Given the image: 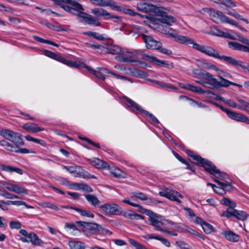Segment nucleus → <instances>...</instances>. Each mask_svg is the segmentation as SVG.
Segmentation results:
<instances>
[{
  "label": "nucleus",
  "mask_w": 249,
  "mask_h": 249,
  "mask_svg": "<svg viewBox=\"0 0 249 249\" xmlns=\"http://www.w3.org/2000/svg\"><path fill=\"white\" fill-rule=\"evenodd\" d=\"M140 194H138V196H131L129 198H126L122 200V202L128 204L133 207H139L138 211H140V207L139 205L136 203L137 202H139L140 199Z\"/></svg>",
  "instance_id": "nucleus-28"
},
{
  "label": "nucleus",
  "mask_w": 249,
  "mask_h": 249,
  "mask_svg": "<svg viewBox=\"0 0 249 249\" xmlns=\"http://www.w3.org/2000/svg\"><path fill=\"white\" fill-rule=\"evenodd\" d=\"M175 244L178 246L180 249H189L187 244L184 242L177 241H176Z\"/></svg>",
  "instance_id": "nucleus-59"
},
{
  "label": "nucleus",
  "mask_w": 249,
  "mask_h": 249,
  "mask_svg": "<svg viewBox=\"0 0 249 249\" xmlns=\"http://www.w3.org/2000/svg\"><path fill=\"white\" fill-rule=\"evenodd\" d=\"M208 34L218 36L227 37V34L220 30L216 26L212 27Z\"/></svg>",
  "instance_id": "nucleus-38"
},
{
  "label": "nucleus",
  "mask_w": 249,
  "mask_h": 249,
  "mask_svg": "<svg viewBox=\"0 0 249 249\" xmlns=\"http://www.w3.org/2000/svg\"><path fill=\"white\" fill-rule=\"evenodd\" d=\"M218 76L219 77V78H223L224 77L231 78L232 77V76L230 73L225 72L222 70H220L219 69H218L217 71H216Z\"/></svg>",
  "instance_id": "nucleus-54"
},
{
  "label": "nucleus",
  "mask_w": 249,
  "mask_h": 249,
  "mask_svg": "<svg viewBox=\"0 0 249 249\" xmlns=\"http://www.w3.org/2000/svg\"><path fill=\"white\" fill-rule=\"evenodd\" d=\"M23 144V139L22 140V143L17 144L15 147L11 150V152H14L18 153L26 154L29 153H35V151L30 152L29 150L27 148H21L20 146Z\"/></svg>",
  "instance_id": "nucleus-34"
},
{
  "label": "nucleus",
  "mask_w": 249,
  "mask_h": 249,
  "mask_svg": "<svg viewBox=\"0 0 249 249\" xmlns=\"http://www.w3.org/2000/svg\"><path fill=\"white\" fill-rule=\"evenodd\" d=\"M22 127L30 133H36L44 130V128L38 126L36 124L31 123L24 124Z\"/></svg>",
  "instance_id": "nucleus-25"
},
{
  "label": "nucleus",
  "mask_w": 249,
  "mask_h": 249,
  "mask_svg": "<svg viewBox=\"0 0 249 249\" xmlns=\"http://www.w3.org/2000/svg\"><path fill=\"white\" fill-rule=\"evenodd\" d=\"M101 210L108 215H118L120 213V207L114 203H105L100 206Z\"/></svg>",
  "instance_id": "nucleus-17"
},
{
  "label": "nucleus",
  "mask_w": 249,
  "mask_h": 249,
  "mask_svg": "<svg viewBox=\"0 0 249 249\" xmlns=\"http://www.w3.org/2000/svg\"><path fill=\"white\" fill-rule=\"evenodd\" d=\"M85 197L87 201L92 206L97 207H99L100 201L94 195L91 194L85 195Z\"/></svg>",
  "instance_id": "nucleus-32"
},
{
  "label": "nucleus",
  "mask_w": 249,
  "mask_h": 249,
  "mask_svg": "<svg viewBox=\"0 0 249 249\" xmlns=\"http://www.w3.org/2000/svg\"><path fill=\"white\" fill-rule=\"evenodd\" d=\"M193 73L195 75V77H198L200 76L202 79H203V74H205V72H202L200 70L198 69H194L193 70Z\"/></svg>",
  "instance_id": "nucleus-60"
},
{
  "label": "nucleus",
  "mask_w": 249,
  "mask_h": 249,
  "mask_svg": "<svg viewBox=\"0 0 249 249\" xmlns=\"http://www.w3.org/2000/svg\"><path fill=\"white\" fill-rule=\"evenodd\" d=\"M38 205L43 208H50L51 209L58 211V207L54 203L50 202H41L38 203Z\"/></svg>",
  "instance_id": "nucleus-43"
},
{
  "label": "nucleus",
  "mask_w": 249,
  "mask_h": 249,
  "mask_svg": "<svg viewBox=\"0 0 249 249\" xmlns=\"http://www.w3.org/2000/svg\"><path fill=\"white\" fill-rule=\"evenodd\" d=\"M124 215L126 218L130 219H139L140 218V215L137 214L135 212L131 210L125 212Z\"/></svg>",
  "instance_id": "nucleus-46"
},
{
  "label": "nucleus",
  "mask_w": 249,
  "mask_h": 249,
  "mask_svg": "<svg viewBox=\"0 0 249 249\" xmlns=\"http://www.w3.org/2000/svg\"><path fill=\"white\" fill-rule=\"evenodd\" d=\"M141 58L153 62L159 66H162L168 69H172L174 67L173 63L172 62L165 60H160L155 56L143 53L142 52Z\"/></svg>",
  "instance_id": "nucleus-12"
},
{
  "label": "nucleus",
  "mask_w": 249,
  "mask_h": 249,
  "mask_svg": "<svg viewBox=\"0 0 249 249\" xmlns=\"http://www.w3.org/2000/svg\"><path fill=\"white\" fill-rule=\"evenodd\" d=\"M140 28L138 25H133L132 29L130 30L129 34H131L132 36L135 37H138L140 36Z\"/></svg>",
  "instance_id": "nucleus-52"
},
{
  "label": "nucleus",
  "mask_w": 249,
  "mask_h": 249,
  "mask_svg": "<svg viewBox=\"0 0 249 249\" xmlns=\"http://www.w3.org/2000/svg\"><path fill=\"white\" fill-rule=\"evenodd\" d=\"M92 165L100 169H109V166L106 162L98 159L95 158L90 162Z\"/></svg>",
  "instance_id": "nucleus-26"
},
{
  "label": "nucleus",
  "mask_w": 249,
  "mask_h": 249,
  "mask_svg": "<svg viewBox=\"0 0 249 249\" xmlns=\"http://www.w3.org/2000/svg\"><path fill=\"white\" fill-rule=\"evenodd\" d=\"M156 50H158L160 53L168 55L172 54V52L171 50H168L165 48L162 47V43L161 42L160 45L159 47H157Z\"/></svg>",
  "instance_id": "nucleus-53"
},
{
  "label": "nucleus",
  "mask_w": 249,
  "mask_h": 249,
  "mask_svg": "<svg viewBox=\"0 0 249 249\" xmlns=\"http://www.w3.org/2000/svg\"><path fill=\"white\" fill-rule=\"evenodd\" d=\"M192 45L194 49L197 50L206 55L217 58L219 57V53L213 47L208 45H202L196 42L195 40L190 38H189L186 45Z\"/></svg>",
  "instance_id": "nucleus-7"
},
{
  "label": "nucleus",
  "mask_w": 249,
  "mask_h": 249,
  "mask_svg": "<svg viewBox=\"0 0 249 249\" xmlns=\"http://www.w3.org/2000/svg\"><path fill=\"white\" fill-rule=\"evenodd\" d=\"M78 17L79 20L85 24L101 26L102 24L98 20L93 18L91 15H88L86 13L80 12Z\"/></svg>",
  "instance_id": "nucleus-18"
},
{
  "label": "nucleus",
  "mask_w": 249,
  "mask_h": 249,
  "mask_svg": "<svg viewBox=\"0 0 249 249\" xmlns=\"http://www.w3.org/2000/svg\"><path fill=\"white\" fill-rule=\"evenodd\" d=\"M165 35L173 38L176 41L185 45H186L189 38L186 36L178 35L175 30L171 27L168 28V32H166Z\"/></svg>",
  "instance_id": "nucleus-22"
},
{
  "label": "nucleus",
  "mask_w": 249,
  "mask_h": 249,
  "mask_svg": "<svg viewBox=\"0 0 249 249\" xmlns=\"http://www.w3.org/2000/svg\"><path fill=\"white\" fill-rule=\"evenodd\" d=\"M94 4L100 6H109L112 9L119 10L120 7L113 0H90Z\"/></svg>",
  "instance_id": "nucleus-24"
},
{
  "label": "nucleus",
  "mask_w": 249,
  "mask_h": 249,
  "mask_svg": "<svg viewBox=\"0 0 249 249\" xmlns=\"http://www.w3.org/2000/svg\"><path fill=\"white\" fill-rule=\"evenodd\" d=\"M115 59L121 62H130V58L124 55H123L122 56H116Z\"/></svg>",
  "instance_id": "nucleus-58"
},
{
  "label": "nucleus",
  "mask_w": 249,
  "mask_h": 249,
  "mask_svg": "<svg viewBox=\"0 0 249 249\" xmlns=\"http://www.w3.org/2000/svg\"><path fill=\"white\" fill-rule=\"evenodd\" d=\"M221 215L227 218L233 216L242 221L246 220L247 218V214L245 212L231 208H228L227 211H224Z\"/></svg>",
  "instance_id": "nucleus-14"
},
{
  "label": "nucleus",
  "mask_w": 249,
  "mask_h": 249,
  "mask_svg": "<svg viewBox=\"0 0 249 249\" xmlns=\"http://www.w3.org/2000/svg\"><path fill=\"white\" fill-rule=\"evenodd\" d=\"M128 241L129 243L133 246L135 247L136 249H140V245L137 241L131 238L129 239Z\"/></svg>",
  "instance_id": "nucleus-63"
},
{
  "label": "nucleus",
  "mask_w": 249,
  "mask_h": 249,
  "mask_svg": "<svg viewBox=\"0 0 249 249\" xmlns=\"http://www.w3.org/2000/svg\"><path fill=\"white\" fill-rule=\"evenodd\" d=\"M202 10L204 12L208 13L211 18L215 22L228 23L232 25L237 26V23L235 20L229 18L219 11L215 10L213 8H204Z\"/></svg>",
  "instance_id": "nucleus-6"
},
{
  "label": "nucleus",
  "mask_w": 249,
  "mask_h": 249,
  "mask_svg": "<svg viewBox=\"0 0 249 249\" xmlns=\"http://www.w3.org/2000/svg\"><path fill=\"white\" fill-rule=\"evenodd\" d=\"M9 200H0V208L3 211H7L8 210V206L10 205V203H9Z\"/></svg>",
  "instance_id": "nucleus-56"
},
{
  "label": "nucleus",
  "mask_w": 249,
  "mask_h": 249,
  "mask_svg": "<svg viewBox=\"0 0 249 249\" xmlns=\"http://www.w3.org/2000/svg\"><path fill=\"white\" fill-rule=\"evenodd\" d=\"M33 38L35 40H36V41H37L39 42L50 44V45H52L53 46H54L57 47H58L59 46V45L58 44L55 43V42H54L52 41L43 39V38H42L40 37H39L38 36H34Z\"/></svg>",
  "instance_id": "nucleus-48"
},
{
  "label": "nucleus",
  "mask_w": 249,
  "mask_h": 249,
  "mask_svg": "<svg viewBox=\"0 0 249 249\" xmlns=\"http://www.w3.org/2000/svg\"><path fill=\"white\" fill-rule=\"evenodd\" d=\"M220 80H218L217 79V83H216V88L218 87H229L231 85H234L237 86L239 88H242V85L238 84H236L235 83L231 82L226 79H225L224 77L222 78H220Z\"/></svg>",
  "instance_id": "nucleus-31"
},
{
  "label": "nucleus",
  "mask_w": 249,
  "mask_h": 249,
  "mask_svg": "<svg viewBox=\"0 0 249 249\" xmlns=\"http://www.w3.org/2000/svg\"><path fill=\"white\" fill-rule=\"evenodd\" d=\"M172 13L170 7L155 6L153 14L160 17V18H157L153 17H148L146 15L141 14V24H144L150 28H155V26L159 22L171 26L173 23L177 21L175 17L169 15Z\"/></svg>",
  "instance_id": "nucleus-1"
},
{
  "label": "nucleus",
  "mask_w": 249,
  "mask_h": 249,
  "mask_svg": "<svg viewBox=\"0 0 249 249\" xmlns=\"http://www.w3.org/2000/svg\"><path fill=\"white\" fill-rule=\"evenodd\" d=\"M222 234L229 241L236 242L240 239V236L231 231H225L222 232Z\"/></svg>",
  "instance_id": "nucleus-27"
},
{
  "label": "nucleus",
  "mask_w": 249,
  "mask_h": 249,
  "mask_svg": "<svg viewBox=\"0 0 249 249\" xmlns=\"http://www.w3.org/2000/svg\"><path fill=\"white\" fill-rule=\"evenodd\" d=\"M141 37L143 39L145 46L148 49L156 50L160 45V42L155 40L149 36L141 34Z\"/></svg>",
  "instance_id": "nucleus-23"
},
{
  "label": "nucleus",
  "mask_w": 249,
  "mask_h": 249,
  "mask_svg": "<svg viewBox=\"0 0 249 249\" xmlns=\"http://www.w3.org/2000/svg\"><path fill=\"white\" fill-rule=\"evenodd\" d=\"M44 54L46 56L57 61H59L63 64H64L70 67L79 68V67L81 66V64H80L78 62L67 60L61 55H58L50 51L45 50L44 51Z\"/></svg>",
  "instance_id": "nucleus-10"
},
{
  "label": "nucleus",
  "mask_w": 249,
  "mask_h": 249,
  "mask_svg": "<svg viewBox=\"0 0 249 249\" xmlns=\"http://www.w3.org/2000/svg\"><path fill=\"white\" fill-rule=\"evenodd\" d=\"M1 169L4 171L12 173L13 172H15L18 173L19 175H22L23 174L22 170L18 168L14 167L13 166L3 165L1 166Z\"/></svg>",
  "instance_id": "nucleus-39"
},
{
  "label": "nucleus",
  "mask_w": 249,
  "mask_h": 249,
  "mask_svg": "<svg viewBox=\"0 0 249 249\" xmlns=\"http://www.w3.org/2000/svg\"><path fill=\"white\" fill-rule=\"evenodd\" d=\"M204 66H203V67H204V68L206 69L213 70L215 71H216L218 69L216 66H215L214 65H213V64H209L208 63H204Z\"/></svg>",
  "instance_id": "nucleus-61"
},
{
  "label": "nucleus",
  "mask_w": 249,
  "mask_h": 249,
  "mask_svg": "<svg viewBox=\"0 0 249 249\" xmlns=\"http://www.w3.org/2000/svg\"><path fill=\"white\" fill-rule=\"evenodd\" d=\"M219 107L223 111L226 113L228 116L231 119L249 124V118L245 115L231 111L221 106H220Z\"/></svg>",
  "instance_id": "nucleus-13"
},
{
  "label": "nucleus",
  "mask_w": 249,
  "mask_h": 249,
  "mask_svg": "<svg viewBox=\"0 0 249 249\" xmlns=\"http://www.w3.org/2000/svg\"><path fill=\"white\" fill-rule=\"evenodd\" d=\"M77 223L79 226L86 228L88 229H94L97 228L98 225L96 224L88 223L83 221H78Z\"/></svg>",
  "instance_id": "nucleus-47"
},
{
  "label": "nucleus",
  "mask_w": 249,
  "mask_h": 249,
  "mask_svg": "<svg viewBox=\"0 0 249 249\" xmlns=\"http://www.w3.org/2000/svg\"><path fill=\"white\" fill-rule=\"evenodd\" d=\"M62 168L72 174L74 177L83 178H95V176L90 175L80 166L76 165L71 166L62 165Z\"/></svg>",
  "instance_id": "nucleus-8"
},
{
  "label": "nucleus",
  "mask_w": 249,
  "mask_h": 249,
  "mask_svg": "<svg viewBox=\"0 0 249 249\" xmlns=\"http://www.w3.org/2000/svg\"><path fill=\"white\" fill-rule=\"evenodd\" d=\"M186 153L195 161L196 164L203 166L207 172H209L212 168L214 167V165L211 161L201 158L200 156L195 154L193 151L187 150Z\"/></svg>",
  "instance_id": "nucleus-9"
},
{
  "label": "nucleus",
  "mask_w": 249,
  "mask_h": 249,
  "mask_svg": "<svg viewBox=\"0 0 249 249\" xmlns=\"http://www.w3.org/2000/svg\"><path fill=\"white\" fill-rule=\"evenodd\" d=\"M0 187L5 188L9 191L14 192L18 194L27 195L28 194V190L23 186H19L16 184L9 183L5 182L0 185Z\"/></svg>",
  "instance_id": "nucleus-15"
},
{
  "label": "nucleus",
  "mask_w": 249,
  "mask_h": 249,
  "mask_svg": "<svg viewBox=\"0 0 249 249\" xmlns=\"http://www.w3.org/2000/svg\"><path fill=\"white\" fill-rule=\"evenodd\" d=\"M110 170V173L114 177L116 178H120L123 177V172L121 170L118 168H111L109 169Z\"/></svg>",
  "instance_id": "nucleus-51"
},
{
  "label": "nucleus",
  "mask_w": 249,
  "mask_h": 249,
  "mask_svg": "<svg viewBox=\"0 0 249 249\" xmlns=\"http://www.w3.org/2000/svg\"><path fill=\"white\" fill-rule=\"evenodd\" d=\"M217 59H219L220 60H223L228 64H231L233 66H235V65L237 63V60L233 58L230 57V56H227L225 55H220L219 54V57H217Z\"/></svg>",
  "instance_id": "nucleus-44"
},
{
  "label": "nucleus",
  "mask_w": 249,
  "mask_h": 249,
  "mask_svg": "<svg viewBox=\"0 0 249 249\" xmlns=\"http://www.w3.org/2000/svg\"><path fill=\"white\" fill-rule=\"evenodd\" d=\"M10 227L11 229H19L21 228V224L18 221H11L10 223Z\"/></svg>",
  "instance_id": "nucleus-57"
},
{
  "label": "nucleus",
  "mask_w": 249,
  "mask_h": 249,
  "mask_svg": "<svg viewBox=\"0 0 249 249\" xmlns=\"http://www.w3.org/2000/svg\"><path fill=\"white\" fill-rule=\"evenodd\" d=\"M122 55L126 56L130 58V62L136 61V59L138 58L139 52L138 51H129L128 50H123Z\"/></svg>",
  "instance_id": "nucleus-29"
},
{
  "label": "nucleus",
  "mask_w": 249,
  "mask_h": 249,
  "mask_svg": "<svg viewBox=\"0 0 249 249\" xmlns=\"http://www.w3.org/2000/svg\"><path fill=\"white\" fill-rule=\"evenodd\" d=\"M209 173L213 175L215 178L225 181L222 182L217 179H213L215 182L223 188L225 192L226 191H230L232 189V187L230 184L231 179L226 173L220 172L216 168L215 165L213 168H212L211 170H210Z\"/></svg>",
  "instance_id": "nucleus-5"
},
{
  "label": "nucleus",
  "mask_w": 249,
  "mask_h": 249,
  "mask_svg": "<svg viewBox=\"0 0 249 249\" xmlns=\"http://www.w3.org/2000/svg\"><path fill=\"white\" fill-rule=\"evenodd\" d=\"M88 34L92 36L94 38L98 40H102L104 39V37L102 36V35L96 32H90Z\"/></svg>",
  "instance_id": "nucleus-62"
},
{
  "label": "nucleus",
  "mask_w": 249,
  "mask_h": 249,
  "mask_svg": "<svg viewBox=\"0 0 249 249\" xmlns=\"http://www.w3.org/2000/svg\"><path fill=\"white\" fill-rule=\"evenodd\" d=\"M141 213L148 216V220L151 225L154 227L156 231L162 232L164 229L171 228L175 223L171 220L164 218L161 215L156 214L150 210H147L141 207Z\"/></svg>",
  "instance_id": "nucleus-2"
},
{
  "label": "nucleus",
  "mask_w": 249,
  "mask_h": 249,
  "mask_svg": "<svg viewBox=\"0 0 249 249\" xmlns=\"http://www.w3.org/2000/svg\"><path fill=\"white\" fill-rule=\"evenodd\" d=\"M81 66L79 67L85 68L86 69L91 71L92 73H93L98 79H100L103 81H104L106 79L105 75L107 74H110L114 76L115 78L117 79H121L123 80H126L129 81L130 82H132V80L128 77L122 76L119 74H116L109 69L106 68H98L97 70H94L90 67H89L85 65L83 63H80L78 62Z\"/></svg>",
  "instance_id": "nucleus-4"
},
{
  "label": "nucleus",
  "mask_w": 249,
  "mask_h": 249,
  "mask_svg": "<svg viewBox=\"0 0 249 249\" xmlns=\"http://www.w3.org/2000/svg\"><path fill=\"white\" fill-rule=\"evenodd\" d=\"M204 232L207 234L210 233L214 231L213 227L206 222H204L201 226Z\"/></svg>",
  "instance_id": "nucleus-50"
},
{
  "label": "nucleus",
  "mask_w": 249,
  "mask_h": 249,
  "mask_svg": "<svg viewBox=\"0 0 249 249\" xmlns=\"http://www.w3.org/2000/svg\"><path fill=\"white\" fill-rule=\"evenodd\" d=\"M144 237L146 239H156V240L160 241L164 245H165V246H166L167 247H169L170 246V241L168 240H167V239L163 238L160 236H158V235L154 236L152 234H148L146 236H144Z\"/></svg>",
  "instance_id": "nucleus-33"
},
{
  "label": "nucleus",
  "mask_w": 249,
  "mask_h": 249,
  "mask_svg": "<svg viewBox=\"0 0 249 249\" xmlns=\"http://www.w3.org/2000/svg\"><path fill=\"white\" fill-rule=\"evenodd\" d=\"M173 155L176 157V158L181 162L182 163H186L187 161L184 160L181 156H180L177 152L174 151H172Z\"/></svg>",
  "instance_id": "nucleus-64"
},
{
  "label": "nucleus",
  "mask_w": 249,
  "mask_h": 249,
  "mask_svg": "<svg viewBox=\"0 0 249 249\" xmlns=\"http://www.w3.org/2000/svg\"><path fill=\"white\" fill-rule=\"evenodd\" d=\"M169 26L163 27L161 25L159 24V23L155 26L154 29H158L159 30L162 34L165 35L166 32H168V28H169Z\"/></svg>",
  "instance_id": "nucleus-55"
},
{
  "label": "nucleus",
  "mask_w": 249,
  "mask_h": 249,
  "mask_svg": "<svg viewBox=\"0 0 249 249\" xmlns=\"http://www.w3.org/2000/svg\"><path fill=\"white\" fill-rule=\"evenodd\" d=\"M229 48L235 50L249 52V47L243 45L238 42L231 41L228 44Z\"/></svg>",
  "instance_id": "nucleus-30"
},
{
  "label": "nucleus",
  "mask_w": 249,
  "mask_h": 249,
  "mask_svg": "<svg viewBox=\"0 0 249 249\" xmlns=\"http://www.w3.org/2000/svg\"><path fill=\"white\" fill-rule=\"evenodd\" d=\"M159 194L160 196H164L170 200L175 201L178 203H181V201L178 197L183 198V196L178 192L174 190H167L160 191Z\"/></svg>",
  "instance_id": "nucleus-19"
},
{
  "label": "nucleus",
  "mask_w": 249,
  "mask_h": 249,
  "mask_svg": "<svg viewBox=\"0 0 249 249\" xmlns=\"http://www.w3.org/2000/svg\"><path fill=\"white\" fill-rule=\"evenodd\" d=\"M0 135L12 142L10 143L4 140L0 141V145L8 151H11L16 145L22 143L21 135L10 129H0Z\"/></svg>",
  "instance_id": "nucleus-3"
},
{
  "label": "nucleus",
  "mask_w": 249,
  "mask_h": 249,
  "mask_svg": "<svg viewBox=\"0 0 249 249\" xmlns=\"http://www.w3.org/2000/svg\"><path fill=\"white\" fill-rule=\"evenodd\" d=\"M185 88L193 92L200 94H203L205 93V91L201 88L198 86H193L189 84H187L185 87Z\"/></svg>",
  "instance_id": "nucleus-41"
},
{
  "label": "nucleus",
  "mask_w": 249,
  "mask_h": 249,
  "mask_svg": "<svg viewBox=\"0 0 249 249\" xmlns=\"http://www.w3.org/2000/svg\"><path fill=\"white\" fill-rule=\"evenodd\" d=\"M75 211H76L82 216L87 217L89 218H93L94 216L93 213L88 210H83L77 208V209H75Z\"/></svg>",
  "instance_id": "nucleus-45"
},
{
  "label": "nucleus",
  "mask_w": 249,
  "mask_h": 249,
  "mask_svg": "<svg viewBox=\"0 0 249 249\" xmlns=\"http://www.w3.org/2000/svg\"><path fill=\"white\" fill-rule=\"evenodd\" d=\"M91 12L96 17H102L104 19H114V22H121V18L117 16H114L102 8H95L91 9Z\"/></svg>",
  "instance_id": "nucleus-11"
},
{
  "label": "nucleus",
  "mask_w": 249,
  "mask_h": 249,
  "mask_svg": "<svg viewBox=\"0 0 249 249\" xmlns=\"http://www.w3.org/2000/svg\"><path fill=\"white\" fill-rule=\"evenodd\" d=\"M98 48L101 51L102 53L112 54H120L122 55V52H123V50L120 47L115 45H110L107 47L98 46Z\"/></svg>",
  "instance_id": "nucleus-21"
},
{
  "label": "nucleus",
  "mask_w": 249,
  "mask_h": 249,
  "mask_svg": "<svg viewBox=\"0 0 249 249\" xmlns=\"http://www.w3.org/2000/svg\"><path fill=\"white\" fill-rule=\"evenodd\" d=\"M141 113H143L144 114L148 121L151 122L152 123L154 124H159V121L156 117L148 111L141 108Z\"/></svg>",
  "instance_id": "nucleus-36"
},
{
  "label": "nucleus",
  "mask_w": 249,
  "mask_h": 249,
  "mask_svg": "<svg viewBox=\"0 0 249 249\" xmlns=\"http://www.w3.org/2000/svg\"><path fill=\"white\" fill-rule=\"evenodd\" d=\"M238 108L249 113V103L241 99H238Z\"/></svg>",
  "instance_id": "nucleus-37"
},
{
  "label": "nucleus",
  "mask_w": 249,
  "mask_h": 249,
  "mask_svg": "<svg viewBox=\"0 0 249 249\" xmlns=\"http://www.w3.org/2000/svg\"><path fill=\"white\" fill-rule=\"evenodd\" d=\"M203 81L201 85L205 88L214 89L216 88L217 79L213 77V75L208 72L203 74Z\"/></svg>",
  "instance_id": "nucleus-16"
},
{
  "label": "nucleus",
  "mask_w": 249,
  "mask_h": 249,
  "mask_svg": "<svg viewBox=\"0 0 249 249\" xmlns=\"http://www.w3.org/2000/svg\"><path fill=\"white\" fill-rule=\"evenodd\" d=\"M155 5L151 3L144 2L141 3V11L145 13H153L155 8Z\"/></svg>",
  "instance_id": "nucleus-35"
},
{
  "label": "nucleus",
  "mask_w": 249,
  "mask_h": 249,
  "mask_svg": "<svg viewBox=\"0 0 249 249\" xmlns=\"http://www.w3.org/2000/svg\"><path fill=\"white\" fill-rule=\"evenodd\" d=\"M28 238L29 239V242L35 245H40L41 240L39 239L36 234L31 232L28 235Z\"/></svg>",
  "instance_id": "nucleus-42"
},
{
  "label": "nucleus",
  "mask_w": 249,
  "mask_h": 249,
  "mask_svg": "<svg viewBox=\"0 0 249 249\" xmlns=\"http://www.w3.org/2000/svg\"><path fill=\"white\" fill-rule=\"evenodd\" d=\"M123 101L126 108L139 115L140 107L137 104L126 96L123 97Z\"/></svg>",
  "instance_id": "nucleus-20"
},
{
  "label": "nucleus",
  "mask_w": 249,
  "mask_h": 249,
  "mask_svg": "<svg viewBox=\"0 0 249 249\" xmlns=\"http://www.w3.org/2000/svg\"><path fill=\"white\" fill-rule=\"evenodd\" d=\"M207 185L211 186L213 188V191L217 194H220L221 195H224L225 194H226V192L224 191V189H223V188L221 186V187H218L216 186L215 185H214V184L209 183V182L207 183Z\"/></svg>",
  "instance_id": "nucleus-49"
},
{
  "label": "nucleus",
  "mask_w": 249,
  "mask_h": 249,
  "mask_svg": "<svg viewBox=\"0 0 249 249\" xmlns=\"http://www.w3.org/2000/svg\"><path fill=\"white\" fill-rule=\"evenodd\" d=\"M71 249H85L83 244L78 241H71L69 242Z\"/></svg>",
  "instance_id": "nucleus-40"
}]
</instances>
